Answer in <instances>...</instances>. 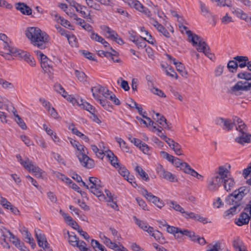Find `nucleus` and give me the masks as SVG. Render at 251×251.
Segmentation results:
<instances>
[{
  "label": "nucleus",
  "mask_w": 251,
  "mask_h": 251,
  "mask_svg": "<svg viewBox=\"0 0 251 251\" xmlns=\"http://www.w3.org/2000/svg\"><path fill=\"white\" fill-rule=\"evenodd\" d=\"M151 92L156 95H158V96L160 97H162V98H165L166 97V95L164 93V92L159 89L158 88H156V87H153V88L151 89Z\"/></svg>",
  "instance_id": "4d7b16f0"
},
{
  "label": "nucleus",
  "mask_w": 251,
  "mask_h": 251,
  "mask_svg": "<svg viewBox=\"0 0 251 251\" xmlns=\"http://www.w3.org/2000/svg\"><path fill=\"white\" fill-rule=\"evenodd\" d=\"M36 54L40 57L41 66V67H45V65L47 62H50V60L49 59L46 55L44 54L40 50L36 51Z\"/></svg>",
  "instance_id": "cd10ccee"
},
{
  "label": "nucleus",
  "mask_w": 251,
  "mask_h": 251,
  "mask_svg": "<svg viewBox=\"0 0 251 251\" xmlns=\"http://www.w3.org/2000/svg\"><path fill=\"white\" fill-rule=\"evenodd\" d=\"M116 141L119 143L120 147L124 151L128 152L129 151V148L126 142L123 140L121 138L116 137Z\"/></svg>",
  "instance_id": "f704fd0d"
},
{
  "label": "nucleus",
  "mask_w": 251,
  "mask_h": 251,
  "mask_svg": "<svg viewBox=\"0 0 251 251\" xmlns=\"http://www.w3.org/2000/svg\"><path fill=\"white\" fill-rule=\"evenodd\" d=\"M227 67L230 72L232 73L236 72L238 67L237 61L234 59L230 60L227 63Z\"/></svg>",
  "instance_id": "c756f323"
},
{
  "label": "nucleus",
  "mask_w": 251,
  "mask_h": 251,
  "mask_svg": "<svg viewBox=\"0 0 251 251\" xmlns=\"http://www.w3.org/2000/svg\"><path fill=\"white\" fill-rule=\"evenodd\" d=\"M251 217L246 213L242 212L238 219L235 221V224L238 226H242L249 223Z\"/></svg>",
  "instance_id": "dca6fc26"
},
{
  "label": "nucleus",
  "mask_w": 251,
  "mask_h": 251,
  "mask_svg": "<svg viewBox=\"0 0 251 251\" xmlns=\"http://www.w3.org/2000/svg\"><path fill=\"white\" fill-rule=\"evenodd\" d=\"M232 245L236 251H242L245 249L244 243L238 238L233 240Z\"/></svg>",
  "instance_id": "b1692460"
},
{
  "label": "nucleus",
  "mask_w": 251,
  "mask_h": 251,
  "mask_svg": "<svg viewBox=\"0 0 251 251\" xmlns=\"http://www.w3.org/2000/svg\"><path fill=\"white\" fill-rule=\"evenodd\" d=\"M68 234L69 236V243L74 247L78 246V243L79 242V241L75 234L73 232L70 233L69 231H68Z\"/></svg>",
  "instance_id": "bb28decb"
},
{
  "label": "nucleus",
  "mask_w": 251,
  "mask_h": 251,
  "mask_svg": "<svg viewBox=\"0 0 251 251\" xmlns=\"http://www.w3.org/2000/svg\"><path fill=\"white\" fill-rule=\"evenodd\" d=\"M3 49L5 50V52H3L2 51H0V54L2 56L6 57V56L7 55H16L17 50L16 48L11 47L8 41L3 42Z\"/></svg>",
  "instance_id": "ddd939ff"
},
{
  "label": "nucleus",
  "mask_w": 251,
  "mask_h": 251,
  "mask_svg": "<svg viewBox=\"0 0 251 251\" xmlns=\"http://www.w3.org/2000/svg\"><path fill=\"white\" fill-rule=\"evenodd\" d=\"M248 192V191L245 187H241L227 196L225 200L226 203L228 205L239 207L241 204V200Z\"/></svg>",
  "instance_id": "39448f33"
},
{
  "label": "nucleus",
  "mask_w": 251,
  "mask_h": 251,
  "mask_svg": "<svg viewBox=\"0 0 251 251\" xmlns=\"http://www.w3.org/2000/svg\"><path fill=\"white\" fill-rule=\"evenodd\" d=\"M181 231L182 229H180V228L174 226H171L169 225H167V231L169 233L174 235L175 233H178V232L181 233Z\"/></svg>",
  "instance_id": "ea45409f"
},
{
  "label": "nucleus",
  "mask_w": 251,
  "mask_h": 251,
  "mask_svg": "<svg viewBox=\"0 0 251 251\" xmlns=\"http://www.w3.org/2000/svg\"><path fill=\"white\" fill-rule=\"evenodd\" d=\"M232 17L229 16L228 14L226 13L225 16L223 17L221 19V22L225 25L227 24L230 22H232Z\"/></svg>",
  "instance_id": "680f3d73"
},
{
  "label": "nucleus",
  "mask_w": 251,
  "mask_h": 251,
  "mask_svg": "<svg viewBox=\"0 0 251 251\" xmlns=\"http://www.w3.org/2000/svg\"><path fill=\"white\" fill-rule=\"evenodd\" d=\"M36 238L37 240L38 245L42 247L44 251H52L51 249L48 247V243L46 240L45 235L42 234L40 230H35Z\"/></svg>",
  "instance_id": "1a4fd4ad"
},
{
  "label": "nucleus",
  "mask_w": 251,
  "mask_h": 251,
  "mask_svg": "<svg viewBox=\"0 0 251 251\" xmlns=\"http://www.w3.org/2000/svg\"><path fill=\"white\" fill-rule=\"evenodd\" d=\"M80 152V155H78L79 161L81 165L87 169H91L95 166L94 161L88 155L87 149L83 145L80 144L77 149Z\"/></svg>",
  "instance_id": "423d86ee"
},
{
  "label": "nucleus",
  "mask_w": 251,
  "mask_h": 251,
  "mask_svg": "<svg viewBox=\"0 0 251 251\" xmlns=\"http://www.w3.org/2000/svg\"><path fill=\"white\" fill-rule=\"evenodd\" d=\"M176 67L177 71L179 72L182 76L185 78L187 77L188 73L186 70H185V68L181 63H178V65H177Z\"/></svg>",
  "instance_id": "58836bf2"
},
{
  "label": "nucleus",
  "mask_w": 251,
  "mask_h": 251,
  "mask_svg": "<svg viewBox=\"0 0 251 251\" xmlns=\"http://www.w3.org/2000/svg\"><path fill=\"white\" fill-rule=\"evenodd\" d=\"M90 38L91 39L100 43L102 42V41H104V38H103L101 36L99 35L97 33H95L94 31L91 33L90 35Z\"/></svg>",
  "instance_id": "603ef678"
},
{
  "label": "nucleus",
  "mask_w": 251,
  "mask_h": 251,
  "mask_svg": "<svg viewBox=\"0 0 251 251\" xmlns=\"http://www.w3.org/2000/svg\"><path fill=\"white\" fill-rule=\"evenodd\" d=\"M108 151L109 152L107 154L106 156L108 158L109 160L110 161L113 166L115 168H118L121 164L118 161V158L111 151Z\"/></svg>",
  "instance_id": "4be33fe9"
},
{
  "label": "nucleus",
  "mask_w": 251,
  "mask_h": 251,
  "mask_svg": "<svg viewBox=\"0 0 251 251\" xmlns=\"http://www.w3.org/2000/svg\"><path fill=\"white\" fill-rule=\"evenodd\" d=\"M80 103L79 105L82 106L83 108L89 111L90 113L95 112V108L94 106L86 101H84L82 100H80Z\"/></svg>",
  "instance_id": "a878e982"
},
{
  "label": "nucleus",
  "mask_w": 251,
  "mask_h": 251,
  "mask_svg": "<svg viewBox=\"0 0 251 251\" xmlns=\"http://www.w3.org/2000/svg\"><path fill=\"white\" fill-rule=\"evenodd\" d=\"M16 9L24 15H30L32 13L31 9L24 3L19 2L17 4Z\"/></svg>",
  "instance_id": "a211bd4d"
},
{
  "label": "nucleus",
  "mask_w": 251,
  "mask_h": 251,
  "mask_svg": "<svg viewBox=\"0 0 251 251\" xmlns=\"http://www.w3.org/2000/svg\"><path fill=\"white\" fill-rule=\"evenodd\" d=\"M179 168H180L181 170H182L185 173L187 174L188 172V170L191 169L190 165L185 162H182Z\"/></svg>",
  "instance_id": "338daca9"
},
{
  "label": "nucleus",
  "mask_w": 251,
  "mask_h": 251,
  "mask_svg": "<svg viewBox=\"0 0 251 251\" xmlns=\"http://www.w3.org/2000/svg\"><path fill=\"white\" fill-rule=\"evenodd\" d=\"M47 110L52 117L54 119L58 118V113L53 107H51L50 106V107H49Z\"/></svg>",
  "instance_id": "0e129e2a"
},
{
  "label": "nucleus",
  "mask_w": 251,
  "mask_h": 251,
  "mask_svg": "<svg viewBox=\"0 0 251 251\" xmlns=\"http://www.w3.org/2000/svg\"><path fill=\"white\" fill-rule=\"evenodd\" d=\"M168 204H169V206L173 208L174 210H175L176 211H178L180 213L183 214V213H185L184 209L179 205L178 204L176 201H171Z\"/></svg>",
  "instance_id": "2f4dec72"
},
{
  "label": "nucleus",
  "mask_w": 251,
  "mask_h": 251,
  "mask_svg": "<svg viewBox=\"0 0 251 251\" xmlns=\"http://www.w3.org/2000/svg\"><path fill=\"white\" fill-rule=\"evenodd\" d=\"M88 6L95 10L100 11V6L99 4L95 2L93 0H85Z\"/></svg>",
  "instance_id": "4c0bfd02"
},
{
  "label": "nucleus",
  "mask_w": 251,
  "mask_h": 251,
  "mask_svg": "<svg viewBox=\"0 0 251 251\" xmlns=\"http://www.w3.org/2000/svg\"><path fill=\"white\" fill-rule=\"evenodd\" d=\"M160 154L163 158L166 159L168 161L171 162V163L175 158V156L169 154L165 151H161L160 152Z\"/></svg>",
  "instance_id": "c03bdc74"
},
{
  "label": "nucleus",
  "mask_w": 251,
  "mask_h": 251,
  "mask_svg": "<svg viewBox=\"0 0 251 251\" xmlns=\"http://www.w3.org/2000/svg\"><path fill=\"white\" fill-rule=\"evenodd\" d=\"M75 75L77 79L80 81H85L86 80V75L82 72H80L78 70H75Z\"/></svg>",
  "instance_id": "37998d69"
},
{
  "label": "nucleus",
  "mask_w": 251,
  "mask_h": 251,
  "mask_svg": "<svg viewBox=\"0 0 251 251\" xmlns=\"http://www.w3.org/2000/svg\"><path fill=\"white\" fill-rule=\"evenodd\" d=\"M104 91L108 92V89L100 85H98L91 88V92L92 93L93 96L95 99L100 98L99 94L102 95Z\"/></svg>",
  "instance_id": "f3484780"
},
{
  "label": "nucleus",
  "mask_w": 251,
  "mask_h": 251,
  "mask_svg": "<svg viewBox=\"0 0 251 251\" xmlns=\"http://www.w3.org/2000/svg\"><path fill=\"white\" fill-rule=\"evenodd\" d=\"M217 2V5L218 6H227L231 7L232 4L230 1L228 3L226 2V0H217L215 1Z\"/></svg>",
  "instance_id": "13d9d810"
},
{
  "label": "nucleus",
  "mask_w": 251,
  "mask_h": 251,
  "mask_svg": "<svg viewBox=\"0 0 251 251\" xmlns=\"http://www.w3.org/2000/svg\"><path fill=\"white\" fill-rule=\"evenodd\" d=\"M237 76L244 80L237 82L234 86L231 88L232 91L250 90L251 89V73L241 72L238 74Z\"/></svg>",
  "instance_id": "20e7f679"
},
{
  "label": "nucleus",
  "mask_w": 251,
  "mask_h": 251,
  "mask_svg": "<svg viewBox=\"0 0 251 251\" xmlns=\"http://www.w3.org/2000/svg\"><path fill=\"white\" fill-rule=\"evenodd\" d=\"M146 38H142L140 40L138 39L134 44L137 46L138 48H143L146 47V44L145 42Z\"/></svg>",
  "instance_id": "5fc2aeb1"
},
{
  "label": "nucleus",
  "mask_w": 251,
  "mask_h": 251,
  "mask_svg": "<svg viewBox=\"0 0 251 251\" xmlns=\"http://www.w3.org/2000/svg\"><path fill=\"white\" fill-rule=\"evenodd\" d=\"M150 235H151V236L153 237L157 241L160 240L161 238L163 239L162 238V233L158 230H155V231L153 230V231H152L151 234Z\"/></svg>",
  "instance_id": "6e6d98bb"
},
{
  "label": "nucleus",
  "mask_w": 251,
  "mask_h": 251,
  "mask_svg": "<svg viewBox=\"0 0 251 251\" xmlns=\"http://www.w3.org/2000/svg\"><path fill=\"white\" fill-rule=\"evenodd\" d=\"M239 206H236V205H233V206L230 208L229 209L227 210L225 212V217H229L230 215H233V214L236 213V209Z\"/></svg>",
  "instance_id": "8fccbe9b"
},
{
  "label": "nucleus",
  "mask_w": 251,
  "mask_h": 251,
  "mask_svg": "<svg viewBox=\"0 0 251 251\" xmlns=\"http://www.w3.org/2000/svg\"><path fill=\"white\" fill-rule=\"evenodd\" d=\"M135 171L139 174L143 180L145 181H148L149 180L150 178L148 175L139 166H137L135 167Z\"/></svg>",
  "instance_id": "c85d7f7f"
},
{
  "label": "nucleus",
  "mask_w": 251,
  "mask_h": 251,
  "mask_svg": "<svg viewBox=\"0 0 251 251\" xmlns=\"http://www.w3.org/2000/svg\"><path fill=\"white\" fill-rule=\"evenodd\" d=\"M224 181V186L226 191H230L235 185V182L232 178L225 179Z\"/></svg>",
  "instance_id": "393cba45"
},
{
  "label": "nucleus",
  "mask_w": 251,
  "mask_h": 251,
  "mask_svg": "<svg viewBox=\"0 0 251 251\" xmlns=\"http://www.w3.org/2000/svg\"><path fill=\"white\" fill-rule=\"evenodd\" d=\"M55 27L56 28V29L58 30V32L60 33V34L61 35L64 36L67 38L69 42H70L71 38H73V39L75 38L74 35H71L69 34L68 33V31H67L66 30H65V29H64L63 28L61 27L59 25H55Z\"/></svg>",
  "instance_id": "5701e85b"
},
{
  "label": "nucleus",
  "mask_w": 251,
  "mask_h": 251,
  "mask_svg": "<svg viewBox=\"0 0 251 251\" xmlns=\"http://www.w3.org/2000/svg\"><path fill=\"white\" fill-rule=\"evenodd\" d=\"M16 118H17L15 120L17 123L19 125V126L23 129H25L26 128V126L23 119L20 117L19 115H16Z\"/></svg>",
  "instance_id": "864d4df0"
},
{
  "label": "nucleus",
  "mask_w": 251,
  "mask_h": 251,
  "mask_svg": "<svg viewBox=\"0 0 251 251\" xmlns=\"http://www.w3.org/2000/svg\"><path fill=\"white\" fill-rule=\"evenodd\" d=\"M231 11L233 14L240 17L241 19L245 20L246 22L250 19L248 15L240 9L232 8Z\"/></svg>",
  "instance_id": "412c9836"
},
{
  "label": "nucleus",
  "mask_w": 251,
  "mask_h": 251,
  "mask_svg": "<svg viewBox=\"0 0 251 251\" xmlns=\"http://www.w3.org/2000/svg\"><path fill=\"white\" fill-rule=\"evenodd\" d=\"M58 19H60L59 23L62 26L65 27L69 28L71 26L70 23L67 20H65L63 17H59Z\"/></svg>",
  "instance_id": "052dcab7"
},
{
  "label": "nucleus",
  "mask_w": 251,
  "mask_h": 251,
  "mask_svg": "<svg viewBox=\"0 0 251 251\" xmlns=\"http://www.w3.org/2000/svg\"><path fill=\"white\" fill-rule=\"evenodd\" d=\"M18 52H17V54H19L21 58L24 59L25 61L27 59V58L30 56L31 55L29 54V53L24 51L23 50H17Z\"/></svg>",
  "instance_id": "69168bd1"
},
{
  "label": "nucleus",
  "mask_w": 251,
  "mask_h": 251,
  "mask_svg": "<svg viewBox=\"0 0 251 251\" xmlns=\"http://www.w3.org/2000/svg\"><path fill=\"white\" fill-rule=\"evenodd\" d=\"M23 232H25V241L31 245V247L33 248V247L35 246V244L33 242V239L31 237V234L25 228H24Z\"/></svg>",
  "instance_id": "473e14b6"
},
{
  "label": "nucleus",
  "mask_w": 251,
  "mask_h": 251,
  "mask_svg": "<svg viewBox=\"0 0 251 251\" xmlns=\"http://www.w3.org/2000/svg\"><path fill=\"white\" fill-rule=\"evenodd\" d=\"M245 129L246 131L244 132L239 131L241 135L235 138V141L242 145H243L245 143H249L250 142V136L247 134V128L246 125Z\"/></svg>",
  "instance_id": "2eb2a0df"
},
{
  "label": "nucleus",
  "mask_w": 251,
  "mask_h": 251,
  "mask_svg": "<svg viewBox=\"0 0 251 251\" xmlns=\"http://www.w3.org/2000/svg\"><path fill=\"white\" fill-rule=\"evenodd\" d=\"M211 244L209 245V249L206 251H222L221 244L219 242L216 243L212 247L210 248Z\"/></svg>",
  "instance_id": "de8ad7c7"
},
{
  "label": "nucleus",
  "mask_w": 251,
  "mask_h": 251,
  "mask_svg": "<svg viewBox=\"0 0 251 251\" xmlns=\"http://www.w3.org/2000/svg\"><path fill=\"white\" fill-rule=\"evenodd\" d=\"M98 54L100 56H105L106 57H111L114 62H119L120 61V59H117L116 60H114L113 55H115L116 54H112L111 52L108 51H104L102 50H100L98 52Z\"/></svg>",
  "instance_id": "72a5a7b5"
},
{
  "label": "nucleus",
  "mask_w": 251,
  "mask_h": 251,
  "mask_svg": "<svg viewBox=\"0 0 251 251\" xmlns=\"http://www.w3.org/2000/svg\"><path fill=\"white\" fill-rule=\"evenodd\" d=\"M222 182L218 176L214 175L207 182V189L211 192H215L219 189Z\"/></svg>",
  "instance_id": "9b49d317"
},
{
  "label": "nucleus",
  "mask_w": 251,
  "mask_h": 251,
  "mask_svg": "<svg viewBox=\"0 0 251 251\" xmlns=\"http://www.w3.org/2000/svg\"><path fill=\"white\" fill-rule=\"evenodd\" d=\"M144 153H148V152L150 150L149 147L145 143L143 142L138 147Z\"/></svg>",
  "instance_id": "e2e57ef3"
},
{
  "label": "nucleus",
  "mask_w": 251,
  "mask_h": 251,
  "mask_svg": "<svg viewBox=\"0 0 251 251\" xmlns=\"http://www.w3.org/2000/svg\"><path fill=\"white\" fill-rule=\"evenodd\" d=\"M7 232L9 235V238L10 239H12V243L16 246H20V244H23V243H21L19 239H18L16 236L14 235V234L11 233L9 230H7Z\"/></svg>",
  "instance_id": "79ce46f5"
},
{
  "label": "nucleus",
  "mask_w": 251,
  "mask_h": 251,
  "mask_svg": "<svg viewBox=\"0 0 251 251\" xmlns=\"http://www.w3.org/2000/svg\"><path fill=\"white\" fill-rule=\"evenodd\" d=\"M25 35L35 46L40 49L47 47L49 41V35L37 27H29L25 30Z\"/></svg>",
  "instance_id": "f257e3e1"
},
{
  "label": "nucleus",
  "mask_w": 251,
  "mask_h": 251,
  "mask_svg": "<svg viewBox=\"0 0 251 251\" xmlns=\"http://www.w3.org/2000/svg\"><path fill=\"white\" fill-rule=\"evenodd\" d=\"M28 162L29 168H26V170L29 172L31 171L32 173H34V175L36 177L38 178L42 177V170L38 166L35 165L33 162L29 160H28Z\"/></svg>",
  "instance_id": "4468645a"
},
{
  "label": "nucleus",
  "mask_w": 251,
  "mask_h": 251,
  "mask_svg": "<svg viewBox=\"0 0 251 251\" xmlns=\"http://www.w3.org/2000/svg\"><path fill=\"white\" fill-rule=\"evenodd\" d=\"M165 72L167 75L172 77H175L176 79L178 78L177 74L175 72L174 70L171 67H169L168 69L166 70Z\"/></svg>",
  "instance_id": "3c124183"
},
{
  "label": "nucleus",
  "mask_w": 251,
  "mask_h": 251,
  "mask_svg": "<svg viewBox=\"0 0 251 251\" xmlns=\"http://www.w3.org/2000/svg\"><path fill=\"white\" fill-rule=\"evenodd\" d=\"M86 244L83 241H80L78 243V246H76L78 248L80 251H86L89 248L86 247Z\"/></svg>",
  "instance_id": "774afa93"
},
{
  "label": "nucleus",
  "mask_w": 251,
  "mask_h": 251,
  "mask_svg": "<svg viewBox=\"0 0 251 251\" xmlns=\"http://www.w3.org/2000/svg\"><path fill=\"white\" fill-rule=\"evenodd\" d=\"M157 30L162 33V34L167 38L170 37V33L168 30L162 25H159L156 28Z\"/></svg>",
  "instance_id": "49530a36"
},
{
  "label": "nucleus",
  "mask_w": 251,
  "mask_h": 251,
  "mask_svg": "<svg viewBox=\"0 0 251 251\" xmlns=\"http://www.w3.org/2000/svg\"><path fill=\"white\" fill-rule=\"evenodd\" d=\"M66 1L70 3L71 6L75 7L76 11L79 12L83 18L91 19L90 12L87 14L85 11V10H87L86 6L80 5L74 0H66Z\"/></svg>",
  "instance_id": "9d476101"
},
{
  "label": "nucleus",
  "mask_w": 251,
  "mask_h": 251,
  "mask_svg": "<svg viewBox=\"0 0 251 251\" xmlns=\"http://www.w3.org/2000/svg\"><path fill=\"white\" fill-rule=\"evenodd\" d=\"M215 123L217 125L220 126L223 130L226 131L231 130L234 126L236 127L238 131L243 132L246 131L244 122L236 116L233 117L232 120L219 117L216 119Z\"/></svg>",
  "instance_id": "f03ea898"
},
{
  "label": "nucleus",
  "mask_w": 251,
  "mask_h": 251,
  "mask_svg": "<svg viewBox=\"0 0 251 251\" xmlns=\"http://www.w3.org/2000/svg\"><path fill=\"white\" fill-rule=\"evenodd\" d=\"M89 181L91 184V185L89 186L90 191L96 195L100 200H105V196L101 189V186L99 184V182H100V180L95 177H89Z\"/></svg>",
  "instance_id": "0eeeda50"
},
{
  "label": "nucleus",
  "mask_w": 251,
  "mask_h": 251,
  "mask_svg": "<svg viewBox=\"0 0 251 251\" xmlns=\"http://www.w3.org/2000/svg\"><path fill=\"white\" fill-rule=\"evenodd\" d=\"M118 168L119 174L124 178H126L129 174V172L125 167L120 165Z\"/></svg>",
  "instance_id": "a18cd8bd"
},
{
  "label": "nucleus",
  "mask_w": 251,
  "mask_h": 251,
  "mask_svg": "<svg viewBox=\"0 0 251 251\" xmlns=\"http://www.w3.org/2000/svg\"><path fill=\"white\" fill-rule=\"evenodd\" d=\"M171 148L173 150L176 155H180L183 154L181 146L178 143L175 141Z\"/></svg>",
  "instance_id": "c9c22d12"
},
{
  "label": "nucleus",
  "mask_w": 251,
  "mask_h": 251,
  "mask_svg": "<svg viewBox=\"0 0 251 251\" xmlns=\"http://www.w3.org/2000/svg\"><path fill=\"white\" fill-rule=\"evenodd\" d=\"M181 234H183L184 236L188 237L192 241H196V238L198 235H196L193 231L188 229H182Z\"/></svg>",
  "instance_id": "7c9ffc66"
},
{
  "label": "nucleus",
  "mask_w": 251,
  "mask_h": 251,
  "mask_svg": "<svg viewBox=\"0 0 251 251\" xmlns=\"http://www.w3.org/2000/svg\"><path fill=\"white\" fill-rule=\"evenodd\" d=\"M228 172V170L225 166H221L218 168V171L216 172L215 176H218L223 181V180L227 177Z\"/></svg>",
  "instance_id": "6ab92c4d"
},
{
  "label": "nucleus",
  "mask_w": 251,
  "mask_h": 251,
  "mask_svg": "<svg viewBox=\"0 0 251 251\" xmlns=\"http://www.w3.org/2000/svg\"><path fill=\"white\" fill-rule=\"evenodd\" d=\"M161 176L170 181L174 182L176 181L175 175L166 171L164 172V174H162Z\"/></svg>",
  "instance_id": "e433bc0d"
},
{
  "label": "nucleus",
  "mask_w": 251,
  "mask_h": 251,
  "mask_svg": "<svg viewBox=\"0 0 251 251\" xmlns=\"http://www.w3.org/2000/svg\"><path fill=\"white\" fill-rule=\"evenodd\" d=\"M233 59L237 61L238 66L241 68H244L247 66L249 60V58L246 56L239 55L235 56Z\"/></svg>",
  "instance_id": "aec40b11"
},
{
  "label": "nucleus",
  "mask_w": 251,
  "mask_h": 251,
  "mask_svg": "<svg viewBox=\"0 0 251 251\" xmlns=\"http://www.w3.org/2000/svg\"><path fill=\"white\" fill-rule=\"evenodd\" d=\"M132 7H133L140 12L144 11V6L137 0H135Z\"/></svg>",
  "instance_id": "bf43d9fd"
},
{
  "label": "nucleus",
  "mask_w": 251,
  "mask_h": 251,
  "mask_svg": "<svg viewBox=\"0 0 251 251\" xmlns=\"http://www.w3.org/2000/svg\"><path fill=\"white\" fill-rule=\"evenodd\" d=\"M186 34L188 37V40L192 42L194 46L198 45L197 50L199 52H202L209 59L212 60L214 57V55L209 52V47L207 43L202 40L201 37L196 34L193 33L191 31H186Z\"/></svg>",
  "instance_id": "7ed1b4c3"
},
{
  "label": "nucleus",
  "mask_w": 251,
  "mask_h": 251,
  "mask_svg": "<svg viewBox=\"0 0 251 251\" xmlns=\"http://www.w3.org/2000/svg\"><path fill=\"white\" fill-rule=\"evenodd\" d=\"M0 85L4 89H13L14 86L13 84L3 78H0Z\"/></svg>",
  "instance_id": "a19ab883"
},
{
  "label": "nucleus",
  "mask_w": 251,
  "mask_h": 251,
  "mask_svg": "<svg viewBox=\"0 0 251 251\" xmlns=\"http://www.w3.org/2000/svg\"><path fill=\"white\" fill-rule=\"evenodd\" d=\"M102 239L103 240L104 244L109 248L111 249L112 247H116V243L112 242L108 238L105 236L104 235L103 236Z\"/></svg>",
  "instance_id": "09e8293b"
},
{
  "label": "nucleus",
  "mask_w": 251,
  "mask_h": 251,
  "mask_svg": "<svg viewBox=\"0 0 251 251\" xmlns=\"http://www.w3.org/2000/svg\"><path fill=\"white\" fill-rule=\"evenodd\" d=\"M142 194L150 201L152 202L157 207L161 208L164 205V203L160 198L153 195L151 193L148 192L146 189H142Z\"/></svg>",
  "instance_id": "6e6552de"
},
{
  "label": "nucleus",
  "mask_w": 251,
  "mask_h": 251,
  "mask_svg": "<svg viewBox=\"0 0 251 251\" xmlns=\"http://www.w3.org/2000/svg\"><path fill=\"white\" fill-rule=\"evenodd\" d=\"M133 219L135 220L136 224L143 230L147 232L149 234H151L152 231H153V228L149 226L147 222L140 220L137 219L136 216H134Z\"/></svg>",
  "instance_id": "f8f14e48"
}]
</instances>
